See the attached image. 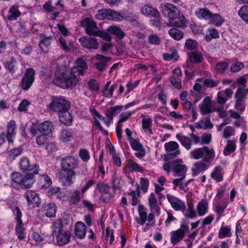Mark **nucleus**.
<instances>
[{"instance_id": "obj_1", "label": "nucleus", "mask_w": 248, "mask_h": 248, "mask_svg": "<svg viewBox=\"0 0 248 248\" xmlns=\"http://www.w3.org/2000/svg\"><path fill=\"white\" fill-rule=\"evenodd\" d=\"M161 11L163 16L169 18L171 26L179 28L187 26L188 20L183 15L180 14L179 10L175 5L166 3L161 6Z\"/></svg>"}, {"instance_id": "obj_2", "label": "nucleus", "mask_w": 248, "mask_h": 248, "mask_svg": "<svg viewBox=\"0 0 248 248\" xmlns=\"http://www.w3.org/2000/svg\"><path fill=\"white\" fill-rule=\"evenodd\" d=\"M79 76L73 73L71 69L69 74H63L61 77L56 78L53 79V82L62 88H73L76 86Z\"/></svg>"}, {"instance_id": "obj_3", "label": "nucleus", "mask_w": 248, "mask_h": 248, "mask_svg": "<svg viewBox=\"0 0 248 248\" xmlns=\"http://www.w3.org/2000/svg\"><path fill=\"white\" fill-rule=\"evenodd\" d=\"M191 156L195 159L203 158L204 162L210 163L214 158L215 152L213 149H209L208 146L197 148L190 153Z\"/></svg>"}, {"instance_id": "obj_4", "label": "nucleus", "mask_w": 248, "mask_h": 248, "mask_svg": "<svg viewBox=\"0 0 248 248\" xmlns=\"http://www.w3.org/2000/svg\"><path fill=\"white\" fill-rule=\"evenodd\" d=\"M70 106L69 102L62 96L52 97V101L49 105V108L54 111L61 112L68 110Z\"/></svg>"}, {"instance_id": "obj_5", "label": "nucleus", "mask_w": 248, "mask_h": 248, "mask_svg": "<svg viewBox=\"0 0 248 248\" xmlns=\"http://www.w3.org/2000/svg\"><path fill=\"white\" fill-rule=\"evenodd\" d=\"M35 72L32 68L26 69L19 83V86L23 90H28L32 85L35 79Z\"/></svg>"}, {"instance_id": "obj_6", "label": "nucleus", "mask_w": 248, "mask_h": 248, "mask_svg": "<svg viewBox=\"0 0 248 248\" xmlns=\"http://www.w3.org/2000/svg\"><path fill=\"white\" fill-rule=\"evenodd\" d=\"M164 147L165 150L168 152H172L171 153H168L165 155L164 160L166 161H168L173 158L177 157L180 154V150H178L179 148V144L177 142L174 141H170L165 143Z\"/></svg>"}, {"instance_id": "obj_7", "label": "nucleus", "mask_w": 248, "mask_h": 248, "mask_svg": "<svg viewBox=\"0 0 248 248\" xmlns=\"http://www.w3.org/2000/svg\"><path fill=\"white\" fill-rule=\"evenodd\" d=\"M95 17L99 20H103L106 18L108 20L118 21L120 19L121 16L119 13L109 9H102L97 11Z\"/></svg>"}, {"instance_id": "obj_8", "label": "nucleus", "mask_w": 248, "mask_h": 248, "mask_svg": "<svg viewBox=\"0 0 248 248\" xmlns=\"http://www.w3.org/2000/svg\"><path fill=\"white\" fill-rule=\"evenodd\" d=\"M14 213L16 216V219L17 222V224L16 227V235L19 239H24L25 237L26 233L25 232V228L23 227V224L21 220V212L18 207H16L14 210Z\"/></svg>"}, {"instance_id": "obj_9", "label": "nucleus", "mask_w": 248, "mask_h": 248, "mask_svg": "<svg viewBox=\"0 0 248 248\" xmlns=\"http://www.w3.org/2000/svg\"><path fill=\"white\" fill-rule=\"evenodd\" d=\"M81 25L85 29L86 33L90 36H94L99 30L96 22L91 18H84L81 22Z\"/></svg>"}, {"instance_id": "obj_10", "label": "nucleus", "mask_w": 248, "mask_h": 248, "mask_svg": "<svg viewBox=\"0 0 248 248\" xmlns=\"http://www.w3.org/2000/svg\"><path fill=\"white\" fill-rule=\"evenodd\" d=\"M24 196L28 205L31 206L33 208L38 207L41 203L40 196L35 191L29 190L25 193Z\"/></svg>"}, {"instance_id": "obj_11", "label": "nucleus", "mask_w": 248, "mask_h": 248, "mask_svg": "<svg viewBox=\"0 0 248 248\" xmlns=\"http://www.w3.org/2000/svg\"><path fill=\"white\" fill-rule=\"evenodd\" d=\"M75 172L74 170L62 169L59 173V178L61 182L64 185L71 186L73 183L75 178Z\"/></svg>"}, {"instance_id": "obj_12", "label": "nucleus", "mask_w": 248, "mask_h": 248, "mask_svg": "<svg viewBox=\"0 0 248 248\" xmlns=\"http://www.w3.org/2000/svg\"><path fill=\"white\" fill-rule=\"evenodd\" d=\"M20 168L23 171H33L34 174H37L39 172V166L36 164H31L28 158L24 157L20 159L19 162Z\"/></svg>"}, {"instance_id": "obj_13", "label": "nucleus", "mask_w": 248, "mask_h": 248, "mask_svg": "<svg viewBox=\"0 0 248 248\" xmlns=\"http://www.w3.org/2000/svg\"><path fill=\"white\" fill-rule=\"evenodd\" d=\"M97 189L102 195L100 200L104 202H108L112 198V195L108 192L110 190V186L102 182L98 183L97 184Z\"/></svg>"}, {"instance_id": "obj_14", "label": "nucleus", "mask_w": 248, "mask_h": 248, "mask_svg": "<svg viewBox=\"0 0 248 248\" xmlns=\"http://www.w3.org/2000/svg\"><path fill=\"white\" fill-rule=\"evenodd\" d=\"M62 169L73 170L78 165L77 159L72 156L63 157L61 160Z\"/></svg>"}, {"instance_id": "obj_15", "label": "nucleus", "mask_w": 248, "mask_h": 248, "mask_svg": "<svg viewBox=\"0 0 248 248\" xmlns=\"http://www.w3.org/2000/svg\"><path fill=\"white\" fill-rule=\"evenodd\" d=\"M79 41L82 46L88 49H96L98 48L99 43L94 38L85 36L80 38Z\"/></svg>"}, {"instance_id": "obj_16", "label": "nucleus", "mask_w": 248, "mask_h": 248, "mask_svg": "<svg viewBox=\"0 0 248 248\" xmlns=\"http://www.w3.org/2000/svg\"><path fill=\"white\" fill-rule=\"evenodd\" d=\"M199 108L202 115L210 114L215 111V109H213L211 100L209 96H206L203 99L202 103L199 105Z\"/></svg>"}, {"instance_id": "obj_17", "label": "nucleus", "mask_w": 248, "mask_h": 248, "mask_svg": "<svg viewBox=\"0 0 248 248\" xmlns=\"http://www.w3.org/2000/svg\"><path fill=\"white\" fill-rule=\"evenodd\" d=\"M57 243L59 246H62L69 243L71 234L69 231H62L55 234Z\"/></svg>"}, {"instance_id": "obj_18", "label": "nucleus", "mask_w": 248, "mask_h": 248, "mask_svg": "<svg viewBox=\"0 0 248 248\" xmlns=\"http://www.w3.org/2000/svg\"><path fill=\"white\" fill-rule=\"evenodd\" d=\"M129 142L132 149L137 151L135 154L136 157L139 158H141L144 156L145 155V149L142 144L139 142V140L134 139Z\"/></svg>"}, {"instance_id": "obj_19", "label": "nucleus", "mask_w": 248, "mask_h": 248, "mask_svg": "<svg viewBox=\"0 0 248 248\" xmlns=\"http://www.w3.org/2000/svg\"><path fill=\"white\" fill-rule=\"evenodd\" d=\"M34 174L32 172L24 174L22 182L20 185L21 187L23 188H31L35 182Z\"/></svg>"}, {"instance_id": "obj_20", "label": "nucleus", "mask_w": 248, "mask_h": 248, "mask_svg": "<svg viewBox=\"0 0 248 248\" xmlns=\"http://www.w3.org/2000/svg\"><path fill=\"white\" fill-rule=\"evenodd\" d=\"M95 59L98 61L95 63L96 68L101 72L104 71L107 67V62L111 60L110 57H105L102 55L97 54Z\"/></svg>"}, {"instance_id": "obj_21", "label": "nucleus", "mask_w": 248, "mask_h": 248, "mask_svg": "<svg viewBox=\"0 0 248 248\" xmlns=\"http://www.w3.org/2000/svg\"><path fill=\"white\" fill-rule=\"evenodd\" d=\"M77 65L73 67L71 70L73 73L76 74L77 75H83L85 71L87 68L86 62L82 58H78L77 62Z\"/></svg>"}, {"instance_id": "obj_22", "label": "nucleus", "mask_w": 248, "mask_h": 248, "mask_svg": "<svg viewBox=\"0 0 248 248\" xmlns=\"http://www.w3.org/2000/svg\"><path fill=\"white\" fill-rule=\"evenodd\" d=\"M183 160L181 159H176L173 160L172 171L176 174H185L187 170L186 166L183 165Z\"/></svg>"}, {"instance_id": "obj_23", "label": "nucleus", "mask_w": 248, "mask_h": 248, "mask_svg": "<svg viewBox=\"0 0 248 248\" xmlns=\"http://www.w3.org/2000/svg\"><path fill=\"white\" fill-rule=\"evenodd\" d=\"M53 127L52 123L46 121L39 124L37 130L42 134L47 136L52 133Z\"/></svg>"}, {"instance_id": "obj_24", "label": "nucleus", "mask_w": 248, "mask_h": 248, "mask_svg": "<svg viewBox=\"0 0 248 248\" xmlns=\"http://www.w3.org/2000/svg\"><path fill=\"white\" fill-rule=\"evenodd\" d=\"M16 123L14 120H11L7 124V139L9 143L13 142L12 139L15 136L16 131Z\"/></svg>"}, {"instance_id": "obj_25", "label": "nucleus", "mask_w": 248, "mask_h": 248, "mask_svg": "<svg viewBox=\"0 0 248 248\" xmlns=\"http://www.w3.org/2000/svg\"><path fill=\"white\" fill-rule=\"evenodd\" d=\"M87 229L84 223L81 221L78 222L75 227V233L76 236L80 239L85 237Z\"/></svg>"}, {"instance_id": "obj_26", "label": "nucleus", "mask_w": 248, "mask_h": 248, "mask_svg": "<svg viewBox=\"0 0 248 248\" xmlns=\"http://www.w3.org/2000/svg\"><path fill=\"white\" fill-rule=\"evenodd\" d=\"M41 38L39 44L40 48L43 52L47 53L48 51L51 41L53 40V37L52 36H41Z\"/></svg>"}, {"instance_id": "obj_27", "label": "nucleus", "mask_w": 248, "mask_h": 248, "mask_svg": "<svg viewBox=\"0 0 248 248\" xmlns=\"http://www.w3.org/2000/svg\"><path fill=\"white\" fill-rule=\"evenodd\" d=\"M170 242L175 245L180 242L185 237V234L181 230L172 231L170 232Z\"/></svg>"}, {"instance_id": "obj_28", "label": "nucleus", "mask_w": 248, "mask_h": 248, "mask_svg": "<svg viewBox=\"0 0 248 248\" xmlns=\"http://www.w3.org/2000/svg\"><path fill=\"white\" fill-rule=\"evenodd\" d=\"M188 55L190 62L193 64L200 63L204 60L203 55L199 51L190 52Z\"/></svg>"}, {"instance_id": "obj_29", "label": "nucleus", "mask_w": 248, "mask_h": 248, "mask_svg": "<svg viewBox=\"0 0 248 248\" xmlns=\"http://www.w3.org/2000/svg\"><path fill=\"white\" fill-rule=\"evenodd\" d=\"M60 121L67 126H70L72 124V117L68 110L62 111L59 114Z\"/></svg>"}, {"instance_id": "obj_30", "label": "nucleus", "mask_w": 248, "mask_h": 248, "mask_svg": "<svg viewBox=\"0 0 248 248\" xmlns=\"http://www.w3.org/2000/svg\"><path fill=\"white\" fill-rule=\"evenodd\" d=\"M222 169L220 166H216L210 174L211 177L217 183L223 180V175L222 173Z\"/></svg>"}, {"instance_id": "obj_31", "label": "nucleus", "mask_w": 248, "mask_h": 248, "mask_svg": "<svg viewBox=\"0 0 248 248\" xmlns=\"http://www.w3.org/2000/svg\"><path fill=\"white\" fill-rule=\"evenodd\" d=\"M18 7V6L16 5L10 7L7 16V18L9 20H15L21 15V12Z\"/></svg>"}, {"instance_id": "obj_32", "label": "nucleus", "mask_w": 248, "mask_h": 248, "mask_svg": "<svg viewBox=\"0 0 248 248\" xmlns=\"http://www.w3.org/2000/svg\"><path fill=\"white\" fill-rule=\"evenodd\" d=\"M176 137L186 149L189 150L191 148L192 140L188 137L183 135L182 133H178L176 134Z\"/></svg>"}, {"instance_id": "obj_33", "label": "nucleus", "mask_w": 248, "mask_h": 248, "mask_svg": "<svg viewBox=\"0 0 248 248\" xmlns=\"http://www.w3.org/2000/svg\"><path fill=\"white\" fill-rule=\"evenodd\" d=\"M194 166V168L192 169L193 176H197L200 172L204 171L208 168V165L203 161L195 163Z\"/></svg>"}, {"instance_id": "obj_34", "label": "nucleus", "mask_w": 248, "mask_h": 248, "mask_svg": "<svg viewBox=\"0 0 248 248\" xmlns=\"http://www.w3.org/2000/svg\"><path fill=\"white\" fill-rule=\"evenodd\" d=\"M168 32L170 36L176 41L181 40L184 36L183 32L175 28H171L169 30Z\"/></svg>"}, {"instance_id": "obj_35", "label": "nucleus", "mask_w": 248, "mask_h": 248, "mask_svg": "<svg viewBox=\"0 0 248 248\" xmlns=\"http://www.w3.org/2000/svg\"><path fill=\"white\" fill-rule=\"evenodd\" d=\"M208 209V202L206 199H202L197 206V212L200 217L203 216L207 212Z\"/></svg>"}, {"instance_id": "obj_36", "label": "nucleus", "mask_w": 248, "mask_h": 248, "mask_svg": "<svg viewBox=\"0 0 248 248\" xmlns=\"http://www.w3.org/2000/svg\"><path fill=\"white\" fill-rule=\"evenodd\" d=\"M196 126L198 128H203V129L213 128V124L210 120V115L205 118L204 122L202 120L199 122Z\"/></svg>"}, {"instance_id": "obj_37", "label": "nucleus", "mask_w": 248, "mask_h": 248, "mask_svg": "<svg viewBox=\"0 0 248 248\" xmlns=\"http://www.w3.org/2000/svg\"><path fill=\"white\" fill-rule=\"evenodd\" d=\"M236 148V145L235 143V141L231 140H227V144L224 147L223 150V155L225 156H228L233 153Z\"/></svg>"}, {"instance_id": "obj_38", "label": "nucleus", "mask_w": 248, "mask_h": 248, "mask_svg": "<svg viewBox=\"0 0 248 248\" xmlns=\"http://www.w3.org/2000/svg\"><path fill=\"white\" fill-rule=\"evenodd\" d=\"M196 15L199 19L209 20L212 13L207 8H201L196 12Z\"/></svg>"}, {"instance_id": "obj_39", "label": "nucleus", "mask_w": 248, "mask_h": 248, "mask_svg": "<svg viewBox=\"0 0 248 248\" xmlns=\"http://www.w3.org/2000/svg\"><path fill=\"white\" fill-rule=\"evenodd\" d=\"M209 22L216 27L220 26L224 22V19L218 14H213L209 19Z\"/></svg>"}, {"instance_id": "obj_40", "label": "nucleus", "mask_w": 248, "mask_h": 248, "mask_svg": "<svg viewBox=\"0 0 248 248\" xmlns=\"http://www.w3.org/2000/svg\"><path fill=\"white\" fill-rule=\"evenodd\" d=\"M81 201L80 191L75 190L70 194L69 196V202L71 205H77Z\"/></svg>"}, {"instance_id": "obj_41", "label": "nucleus", "mask_w": 248, "mask_h": 248, "mask_svg": "<svg viewBox=\"0 0 248 248\" xmlns=\"http://www.w3.org/2000/svg\"><path fill=\"white\" fill-rule=\"evenodd\" d=\"M107 31L111 34L116 35L119 39H122L125 36V33L121 28L116 26H111L108 28Z\"/></svg>"}, {"instance_id": "obj_42", "label": "nucleus", "mask_w": 248, "mask_h": 248, "mask_svg": "<svg viewBox=\"0 0 248 248\" xmlns=\"http://www.w3.org/2000/svg\"><path fill=\"white\" fill-rule=\"evenodd\" d=\"M63 227V221L62 219H59L55 222H53L51 228L52 230V234L54 236L58 233L63 231L62 228Z\"/></svg>"}, {"instance_id": "obj_43", "label": "nucleus", "mask_w": 248, "mask_h": 248, "mask_svg": "<svg viewBox=\"0 0 248 248\" xmlns=\"http://www.w3.org/2000/svg\"><path fill=\"white\" fill-rule=\"evenodd\" d=\"M45 210L46 215L49 217H51L55 216L56 205L53 203H49L44 206Z\"/></svg>"}, {"instance_id": "obj_44", "label": "nucleus", "mask_w": 248, "mask_h": 248, "mask_svg": "<svg viewBox=\"0 0 248 248\" xmlns=\"http://www.w3.org/2000/svg\"><path fill=\"white\" fill-rule=\"evenodd\" d=\"M231 229L228 226H221L219 230L218 237L219 239L231 236Z\"/></svg>"}, {"instance_id": "obj_45", "label": "nucleus", "mask_w": 248, "mask_h": 248, "mask_svg": "<svg viewBox=\"0 0 248 248\" xmlns=\"http://www.w3.org/2000/svg\"><path fill=\"white\" fill-rule=\"evenodd\" d=\"M39 181V185L42 188H47L52 184L51 179L48 176L45 174L42 175L40 177Z\"/></svg>"}, {"instance_id": "obj_46", "label": "nucleus", "mask_w": 248, "mask_h": 248, "mask_svg": "<svg viewBox=\"0 0 248 248\" xmlns=\"http://www.w3.org/2000/svg\"><path fill=\"white\" fill-rule=\"evenodd\" d=\"M122 106H117L110 108L106 111V116L107 117L113 118V116L118 114L122 109Z\"/></svg>"}, {"instance_id": "obj_47", "label": "nucleus", "mask_w": 248, "mask_h": 248, "mask_svg": "<svg viewBox=\"0 0 248 248\" xmlns=\"http://www.w3.org/2000/svg\"><path fill=\"white\" fill-rule=\"evenodd\" d=\"M16 63V60L14 57H12L10 61L4 62L5 67L12 74L16 72L15 64Z\"/></svg>"}, {"instance_id": "obj_48", "label": "nucleus", "mask_w": 248, "mask_h": 248, "mask_svg": "<svg viewBox=\"0 0 248 248\" xmlns=\"http://www.w3.org/2000/svg\"><path fill=\"white\" fill-rule=\"evenodd\" d=\"M229 63L226 62H218L215 65V70L218 73L223 74L229 68Z\"/></svg>"}, {"instance_id": "obj_49", "label": "nucleus", "mask_w": 248, "mask_h": 248, "mask_svg": "<svg viewBox=\"0 0 248 248\" xmlns=\"http://www.w3.org/2000/svg\"><path fill=\"white\" fill-rule=\"evenodd\" d=\"M167 199L168 201L171 204V207L173 209L176 211H180L184 210L186 208V205L185 203L181 202L179 203L176 202H173L171 200V197L170 196L167 195Z\"/></svg>"}, {"instance_id": "obj_50", "label": "nucleus", "mask_w": 248, "mask_h": 248, "mask_svg": "<svg viewBox=\"0 0 248 248\" xmlns=\"http://www.w3.org/2000/svg\"><path fill=\"white\" fill-rule=\"evenodd\" d=\"M139 213L140 217L137 219V221L140 224L143 225L145 224V221L147 220V215L144 211V208L143 206H139Z\"/></svg>"}, {"instance_id": "obj_51", "label": "nucleus", "mask_w": 248, "mask_h": 248, "mask_svg": "<svg viewBox=\"0 0 248 248\" xmlns=\"http://www.w3.org/2000/svg\"><path fill=\"white\" fill-rule=\"evenodd\" d=\"M127 166L131 171H136L141 172L143 170L142 168L138 164L135 162L133 160L129 159L128 160Z\"/></svg>"}, {"instance_id": "obj_52", "label": "nucleus", "mask_w": 248, "mask_h": 248, "mask_svg": "<svg viewBox=\"0 0 248 248\" xmlns=\"http://www.w3.org/2000/svg\"><path fill=\"white\" fill-rule=\"evenodd\" d=\"M141 12L142 14L148 16H155V9L149 4H146L142 8Z\"/></svg>"}, {"instance_id": "obj_53", "label": "nucleus", "mask_w": 248, "mask_h": 248, "mask_svg": "<svg viewBox=\"0 0 248 248\" xmlns=\"http://www.w3.org/2000/svg\"><path fill=\"white\" fill-rule=\"evenodd\" d=\"M73 135L72 130L63 129L61 132L60 139L63 141H67L70 140Z\"/></svg>"}, {"instance_id": "obj_54", "label": "nucleus", "mask_w": 248, "mask_h": 248, "mask_svg": "<svg viewBox=\"0 0 248 248\" xmlns=\"http://www.w3.org/2000/svg\"><path fill=\"white\" fill-rule=\"evenodd\" d=\"M238 15L243 20L248 24V5L243 6L238 11Z\"/></svg>"}, {"instance_id": "obj_55", "label": "nucleus", "mask_w": 248, "mask_h": 248, "mask_svg": "<svg viewBox=\"0 0 248 248\" xmlns=\"http://www.w3.org/2000/svg\"><path fill=\"white\" fill-rule=\"evenodd\" d=\"M198 46V43L197 41L192 39H188L186 41L185 47L188 50H194L197 48Z\"/></svg>"}, {"instance_id": "obj_56", "label": "nucleus", "mask_w": 248, "mask_h": 248, "mask_svg": "<svg viewBox=\"0 0 248 248\" xmlns=\"http://www.w3.org/2000/svg\"><path fill=\"white\" fill-rule=\"evenodd\" d=\"M246 93L244 92V89L238 87L234 94V98L236 101H244L246 97Z\"/></svg>"}, {"instance_id": "obj_57", "label": "nucleus", "mask_w": 248, "mask_h": 248, "mask_svg": "<svg viewBox=\"0 0 248 248\" xmlns=\"http://www.w3.org/2000/svg\"><path fill=\"white\" fill-rule=\"evenodd\" d=\"M152 120L150 118H143L142 120V127L149 134H153L152 130L151 129Z\"/></svg>"}, {"instance_id": "obj_58", "label": "nucleus", "mask_w": 248, "mask_h": 248, "mask_svg": "<svg viewBox=\"0 0 248 248\" xmlns=\"http://www.w3.org/2000/svg\"><path fill=\"white\" fill-rule=\"evenodd\" d=\"M58 42L60 45V47L65 52H69L70 48L67 44L68 40L67 37L60 36Z\"/></svg>"}, {"instance_id": "obj_59", "label": "nucleus", "mask_w": 248, "mask_h": 248, "mask_svg": "<svg viewBox=\"0 0 248 248\" xmlns=\"http://www.w3.org/2000/svg\"><path fill=\"white\" fill-rule=\"evenodd\" d=\"M234 135V128L232 126H227L224 129L222 137L228 139L230 137Z\"/></svg>"}, {"instance_id": "obj_60", "label": "nucleus", "mask_w": 248, "mask_h": 248, "mask_svg": "<svg viewBox=\"0 0 248 248\" xmlns=\"http://www.w3.org/2000/svg\"><path fill=\"white\" fill-rule=\"evenodd\" d=\"M218 83V81H215L212 78H207L203 80L202 85L207 88H213L217 86Z\"/></svg>"}, {"instance_id": "obj_61", "label": "nucleus", "mask_w": 248, "mask_h": 248, "mask_svg": "<svg viewBox=\"0 0 248 248\" xmlns=\"http://www.w3.org/2000/svg\"><path fill=\"white\" fill-rule=\"evenodd\" d=\"M209 35H206L205 36V39L206 41H210L212 39H216L219 37V33L217 30L213 28L209 31Z\"/></svg>"}, {"instance_id": "obj_62", "label": "nucleus", "mask_w": 248, "mask_h": 248, "mask_svg": "<svg viewBox=\"0 0 248 248\" xmlns=\"http://www.w3.org/2000/svg\"><path fill=\"white\" fill-rule=\"evenodd\" d=\"M244 64L243 62H236L233 63L230 67V70L233 73H236L244 68Z\"/></svg>"}, {"instance_id": "obj_63", "label": "nucleus", "mask_w": 248, "mask_h": 248, "mask_svg": "<svg viewBox=\"0 0 248 248\" xmlns=\"http://www.w3.org/2000/svg\"><path fill=\"white\" fill-rule=\"evenodd\" d=\"M23 175L24 174H22L19 172H13L11 175V179L12 182L20 185L21 182H22Z\"/></svg>"}, {"instance_id": "obj_64", "label": "nucleus", "mask_w": 248, "mask_h": 248, "mask_svg": "<svg viewBox=\"0 0 248 248\" xmlns=\"http://www.w3.org/2000/svg\"><path fill=\"white\" fill-rule=\"evenodd\" d=\"M170 81L176 89L179 90L182 88V84L180 79L172 76L170 78Z\"/></svg>"}]
</instances>
